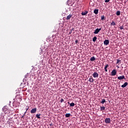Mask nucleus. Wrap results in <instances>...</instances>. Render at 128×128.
<instances>
[{"instance_id": "f257e3e1", "label": "nucleus", "mask_w": 128, "mask_h": 128, "mask_svg": "<svg viewBox=\"0 0 128 128\" xmlns=\"http://www.w3.org/2000/svg\"><path fill=\"white\" fill-rule=\"evenodd\" d=\"M2 110L5 114H10V110H8V108L7 106H4L2 108Z\"/></svg>"}, {"instance_id": "f03ea898", "label": "nucleus", "mask_w": 128, "mask_h": 128, "mask_svg": "<svg viewBox=\"0 0 128 128\" xmlns=\"http://www.w3.org/2000/svg\"><path fill=\"white\" fill-rule=\"evenodd\" d=\"M100 30H102V28H97L96 29L95 31L94 32V34H98V32H100Z\"/></svg>"}, {"instance_id": "7ed1b4c3", "label": "nucleus", "mask_w": 128, "mask_h": 128, "mask_svg": "<svg viewBox=\"0 0 128 128\" xmlns=\"http://www.w3.org/2000/svg\"><path fill=\"white\" fill-rule=\"evenodd\" d=\"M116 70L114 69L111 72V76H116Z\"/></svg>"}, {"instance_id": "20e7f679", "label": "nucleus", "mask_w": 128, "mask_h": 128, "mask_svg": "<svg viewBox=\"0 0 128 128\" xmlns=\"http://www.w3.org/2000/svg\"><path fill=\"white\" fill-rule=\"evenodd\" d=\"M118 79L119 80H126V78L124 76H118Z\"/></svg>"}, {"instance_id": "39448f33", "label": "nucleus", "mask_w": 128, "mask_h": 128, "mask_svg": "<svg viewBox=\"0 0 128 128\" xmlns=\"http://www.w3.org/2000/svg\"><path fill=\"white\" fill-rule=\"evenodd\" d=\"M110 118H106L105 119L106 124H110Z\"/></svg>"}, {"instance_id": "423d86ee", "label": "nucleus", "mask_w": 128, "mask_h": 128, "mask_svg": "<svg viewBox=\"0 0 128 128\" xmlns=\"http://www.w3.org/2000/svg\"><path fill=\"white\" fill-rule=\"evenodd\" d=\"M92 76L94 78H98V74L96 72H94Z\"/></svg>"}, {"instance_id": "0eeeda50", "label": "nucleus", "mask_w": 128, "mask_h": 128, "mask_svg": "<svg viewBox=\"0 0 128 128\" xmlns=\"http://www.w3.org/2000/svg\"><path fill=\"white\" fill-rule=\"evenodd\" d=\"M104 44L105 46H108V44H110V41L108 40H106L104 41Z\"/></svg>"}, {"instance_id": "6e6552de", "label": "nucleus", "mask_w": 128, "mask_h": 128, "mask_svg": "<svg viewBox=\"0 0 128 128\" xmlns=\"http://www.w3.org/2000/svg\"><path fill=\"white\" fill-rule=\"evenodd\" d=\"M36 108H32L30 111L31 114H36Z\"/></svg>"}, {"instance_id": "1a4fd4ad", "label": "nucleus", "mask_w": 128, "mask_h": 128, "mask_svg": "<svg viewBox=\"0 0 128 128\" xmlns=\"http://www.w3.org/2000/svg\"><path fill=\"white\" fill-rule=\"evenodd\" d=\"M88 10H85L84 12H82L81 13L82 16H86V14H88Z\"/></svg>"}, {"instance_id": "9d476101", "label": "nucleus", "mask_w": 128, "mask_h": 128, "mask_svg": "<svg viewBox=\"0 0 128 128\" xmlns=\"http://www.w3.org/2000/svg\"><path fill=\"white\" fill-rule=\"evenodd\" d=\"M72 14H69L68 16H67L66 20H70L72 18Z\"/></svg>"}, {"instance_id": "9b49d317", "label": "nucleus", "mask_w": 128, "mask_h": 128, "mask_svg": "<svg viewBox=\"0 0 128 128\" xmlns=\"http://www.w3.org/2000/svg\"><path fill=\"white\" fill-rule=\"evenodd\" d=\"M109 66L108 64H106L105 65V67L104 68V70H105V72H108V68Z\"/></svg>"}, {"instance_id": "f8f14e48", "label": "nucleus", "mask_w": 128, "mask_h": 128, "mask_svg": "<svg viewBox=\"0 0 128 128\" xmlns=\"http://www.w3.org/2000/svg\"><path fill=\"white\" fill-rule=\"evenodd\" d=\"M128 84V82H125L124 84L122 85V88H126Z\"/></svg>"}, {"instance_id": "ddd939ff", "label": "nucleus", "mask_w": 128, "mask_h": 128, "mask_svg": "<svg viewBox=\"0 0 128 128\" xmlns=\"http://www.w3.org/2000/svg\"><path fill=\"white\" fill-rule=\"evenodd\" d=\"M88 81L90 82H92L94 80V78H92V76H90L89 80H88Z\"/></svg>"}, {"instance_id": "4468645a", "label": "nucleus", "mask_w": 128, "mask_h": 128, "mask_svg": "<svg viewBox=\"0 0 128 128\" xmlns=\"http://www.w3.org/2000/svg\"><path fill=\"white\" fill-rule=\"evenodd\" d=\"M94 12L95 14H98V9L94 10Z\"/></svg>"}, {"instance_id": "2eb2a0df", "label": "nucleus", "mask_w": 128, "mask_h": 128, "mask_svg": "<svg viewBox=\"0 0 128 128\" xmlns=\"http://www.w3.org/2000/svg\"><path fill=\"white\" fill-rule=\"evenodd\" d=\"M110 26H116V22H114V20H112V22L110 24Z\"/></svg>"}, {"instance_id": "dca6fc26", "label": "nucleus", "mask_w": 128, "mask_h": 128, "mask_svg": "<svg viewBox=\"0 0 128 128\" xmlns=\"http://www.w3.org/2000/svg\"><path fill=\"white\" fill-rule=\"evenodd\" d=\"M90 60H91V62H94V60H96V58H94V56H92L90 58Z\"/></svg>"}, {"instance_id": "f3484780", "label": "nucleus", "mask_w": 128, "mask_h": 128, "mask_svg": "<svg viewBox=\"0 0 128 128\" xmlns=\"http://www.w3.org/2000/svg\"><path fill=\"white\" fill-rule=\"evenodd\" d=\"M116 16H120V11H119V10L117 11L116 12Z\"/></svg>"}, {"instance_id": "a211bd4d", "label": "nucleus", "mask_w": 128, "mask_h": 128, "mask_svg": "<svg viewBox=\"0 0 128 128\" xmlns=\"http://www.w3.org/2000/svg\"><path fill=\"white\" fill-rule=\"evenodd\" d=\"M66 118H70V114H65Z\"/></svg>"}, {"instance_id": "6ab92c4d", "label": "nucleus", "mask_w": 128, "mask_h": 128, "mask_svg": "<svg viewBox=\"0 0 128 128\" xmlns=\"http://www.w3.org/2000/svg\"><path fill=\"white\" fill-rule=\"evenodd\" d=\"M106 102V99H102V102H100V104H104Z\"/></svg>"}, {"instance_id": "aec40b11", "label": "nucleus", "mask_w": 128, "mask_h": 128, "mask_svg": "<svg viewBox=\"0 0 128 128\" xmlns=\"http://www.w3.org/2000/svg\"><path fill=\"white\" fill-rule=\"evenodd\" d=\"M36 118H40V114H36Z\"/></svg>"}, {"instance_id": "412c9836", "label": "nucleus", "mask_w": 128, "mask_h": 128, "mask_svg": "<svg viewBox=\"0 0 128 128\" xmlns=\"http://www.w3.org/2000/svg\"><path fill=\"white\" fill-rule=\"evenodd\" d=\"M106 110V108L104 106H100V110Z\"/></svg>"}, {"instance_id": "4be33fe9", "label": "nucleus", "mask_w": 128, "mask_h": 128, "mask_svg": "<svg viewBox=\"0 0 128 128\" xmlns=\"http://www.w3.org/2000/svg\"><path fill=\"white\" fill-rule=\"evenodd\" d=\"M96 38H97L96 36H94L92 38V42H96Z\"/></svg>"}, {"instance_id": "5701e85b", "label": "nucleus", "mask_w": 128, "mask_h": 128, "mask_svg": "<svg viewBox=\"0 0 128 128\" xmlns=\"http://www.w3.org/2000/svg\"><path fill=\"white\" fill-rule=\"evenodd\" d=\"M120 62H121V60H118V59L117 60V62H116V64H120Z\"/></svg>"}, {"instance_id": "b1692460", "label": "nucleus", "mask_w": 128, "mask_h": 128, "mask_svg": "<svg viewBox=\"0 0 128 128\" xmlns=\"http://www.w3.org/2000/svg\"><path fill=\"white\" fill-rule=\"evenodd\" d=\"M105 20V18H104V16L103 15L101 16V20Z\"/></svg>"}, {"instance_id": "393cba45", "label": "nucleus", "mask_w": 128, "mask_h": 128, "mask_svg": "<svg viewBox=\"0 0 128 128\" xmlns=\"http://www.w3.org/2000/svg\"><path fill=\"white\" fill-rule=\"evenodd\" d=\"M70 106H71V107L74 106V103L72 102V103L70 104Z\"/></svg>"}, {"instance_id": "a878e982", "label": "nucleus", "mask_w": 128, "mask_h": 128, "mask_svg": "<svg viewBox=\"0 0 128 128\" xmlns=\"http://www.w3.org/2000/svg\"><path fill=\"white\" fill-rule=\"evenodd\" d=\"M64 102V98H61L60 102Z\"/></svg>"}, {"instance_id": "bb28decb", "label": "nucleus", "mask_w": 128, "mask_h": 128, "mask_svg": "<svg viewBox=\"0 0 128 128\" xmlns=\"http://www.w3.org/2000/svg\"><path fill=\"white\" fill-rule=\"evenodd\" d=\"M120 30H124V26H120Z\"/></svg>"}, {"instance_id": "cd10ccee", "label": "nucleus", "mask_w": 128, "mask_h": 128, "mask_svg": "<svg viewBox=\"0 0 128 128\" xmlns=\"http://www.w3.org/2000/svg\"><path fill=\"white\" fill-rule=\"evenodd\" d=\"M26 114V112L22 116V118H24V115Z\"/></svg>"}, {"instance_id": "c85d7f7f", "label": "nucleus", "mask_w": 128, "mask_h": 128, "mask_svg": "<svg viewBox=\"0 0 128 128\" xmlns=\"http://www.w3.org/2000/svg\"><path fill=\"white\" fill-rule=\"evenodd\" d=\"M110 0H105V2H110Z\"/></svg>"}, {"instance_id": "c756f323", "label": "nucleus", "mask_w": 128, "mask_h": 128, "mask_svg": "<svg viewBox=\"0 0 128 128\" xmlns=\"http://www.w3.org/2000/svg\"><path fill=\"white\" fill-rule=\"evenodd\" d=\"M75 42H76V44H78V40H76L75 41Z\"/></svg>"}, {"instance_id": "7c9ffc66", "label": "nucleus", "mask_w": 128, "mask_h": 128, "mask_svg": "<svg viewBox=\"0 0 128 128\" xmlns=\"http://www.w3.org/2000/svg\"><path fill=\"white\" fill-rule=\"evenodd\" d=\"M28 107L27 108H26V112H28Z\"/></svg>"}, {"instance_id": "2f4dec72", "label": "nucleus", "mask_w": 128, "mask_h": 128, "mask_svg": "<svg viewBox=\"0 0 128 128\" xmlns=\"http://www.w3.org/2000/svg\"><path fill=\"white\" fill-rule=\"evenodd\" d=\"M68 104H70V102H68Z\"/></svg>"}, {"instance_id": "473e14b6", "label": "nucleus", "mask_w": 128, "mask_h": 128, "mask_svg": "<svg viewBox=\"0 0 128 128\" xmlns=\"http://www.w3.org/2000/svg\"><path fill=\"white\" fill-rule=\"evenodd\" d=\"M70 34H72V31L70 32Z\"/></svg>"}, {"instance_id": "72a5a7b5", "label": "nucleus", "mask_w": 128, "mask_h": 128, "mask_svg": "<svg viewBox=\"0 0 128 128\" xmlns=\"http://www.w3.org/2000/svg\"><path fill=\"white\" fill-rule=\"evenodd\" d=\"M72 30H74V28H72Z\"/></svg>"}]
</instances>
